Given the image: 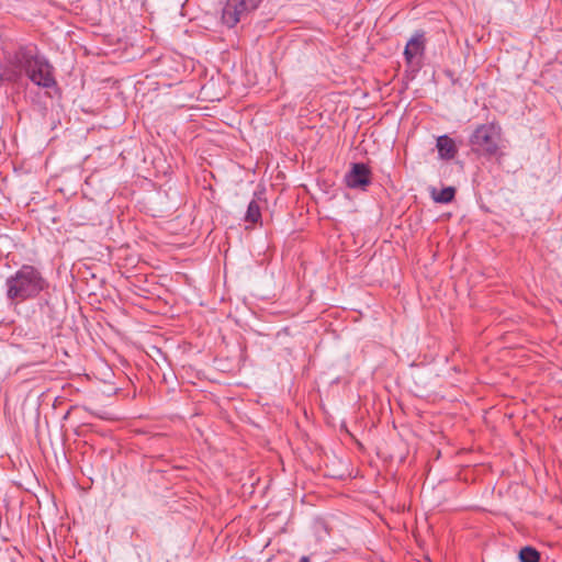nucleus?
<instances>
[{
    "label": "nucleus",
    "instance_id": "1",
    "mask_svg": "<svg viewBox=\"0 0 562 562\" xmlns=\"http://www.w3.org/2000/svg\"><path fill=\"white\" fill-rule=\"evenodd\" d=\"M23 76L44 89L57 85L53 65L35 44L21 45L14 52L5 53L4 60L0 63L1 82L18 83Z\"/></svg>",
    "mask_w": 562,
    "mask_h": 562
},
{
    "label": "nucleus",
    "instance_id": "2",
    "mask_svg": "<svg viewBox=\"0 0 562 562\" xmlns=\"http://www.w3.org/2000/svg\"><path fill=\"white\" fill-rule=\"evenodd\" d=\"M48 281L42 272L31 265H23L5 280V296L12 305L36 299L48 288Z\"/></svg>",
    "mask_w": 562,
    "mask_h": 562
},
{
    "label": "nucleus",
    "instance_id": "3",
    "mask_svg": "<svg viewBox=\"0 0 562 562\" xmlns=\"http://www.w3.org/2000/svg\"><path fill=\"white\" fill-rule=\"evenodd\" d=\"M502 127L496 122L477 125L469 136L471 151L479 157L492 158L499 154Z\"/></svg>",
    "mask_w": 562,
    "mask_h": 562
},
{
    "label": "nucleus",
    "instance_id": "4",
    "mask_svg": "<svg viewBox=\"0 0 562 562\" xmlns=\"http://www.w3.org/2000/svg\"><path fill=\"white\" fill-rule=\"evenodd\" d=\"M263 0H226L222 10V22L234 27L243 19L258 9Z\"/></svg>",
    "mask_w": 562,
    "mask_h": 562
},
{
    "label": "nucleus",
    "instance_id": "5",
    "mask_svg": "<svg viewBox=\"0 0 562 562\" xmlns=\"http://www.w3.org/2000/svg\"><path fill=\"white\" fill-rule=\"evenodd\" d=\"M372 182L370 168L363 162H355L345 175V183L350 189L366 190Z\"/></svg>",
    "mask_w": 562,
    "mask_h": 562
},
{
    "label": "nucleus",
    "instance_id": "6",
    "mask_svg": "<svg viewBox=\"0 0 562 562\" xmlns=\"http://www.w3.org/2000/svg\"><path fill=\"white\" fill-rule=\"evenodd\" d=\"M426 49V38L423 32H416L407 42L404 58L408 66H420Z\"/></svg>",
    "mask_w": 562,
    "mask_h": 562
},
{
    "label": "nucleus",
    "instance_id": "7",
    "mask_svg": "<svg viewBox=\"0 0 562 562\" xmlns=\"http://www.w3.org/2000/svg\"><path fill=\"white\" fill-rule=\"evenodd\" d=\"M436 147L438 155L443 160H451L458 154L454 140L448 135H441L437 138Z\"/></svg>",
    "mask_w": 562,
    "mask_h": 562
},
{
    "label": "nucleus",
    "instance_id": "8",
    "mask_svg": "<svg viewBox=\"0 0 562 562\" xmlns=\"http://www.w3.org/2000/svg\"><path fill=\"white\" fill-rule=\"evenodd\" d=\"M456 195V189L453 187H446L440 191L435 188L431 190V198L437 203L447 204L450 203Z\"/></svg>",
    "mask_w": 562,
    "mask_h": 562
},
{
    "label": "nucleus",
    "instance_id": "9",
    "mask_svg": "<svg viewBox=\"0 0 562 562\" xmlns=\"http://www.w3.org/2000/svg\"><path fill=\"white\" fill-rule=\"evenodd\" d=\"M244 220L251 224L261 220V207L255 199L249 202Z\"/></svg>",
    "mask_w": 562,
    "mask_h": 562
},
{
    "label": "nucleus",
    "instance_id": "10",
    "mask_svg": "<svg viewBox=\"0 0 562 562\" xmlns=\"http://www.w3.org/2000/svg\"><path fill=\"white\" fill-rule=\"evenodd\" d=\"M540 552L531 546H525L518 552L520 562H540Z\"/></svg>",
    "mask_w": 562,
    "mask_h": 562
},
{
    "label": "nucleus",
    "instance_id": "11",
    "mask_svg": "<svg viewBox=\"0 0 562 562\" xmlns=\"http://www.w3.org/2000/svg\"><path fill=\"white\" fill-rule=\"evenodd\" d=\"M299 562H310V558L306 555H303Z\"/></svg>",
    "mask_w": 562,
    "mask_h": 562
}]
</instances>
